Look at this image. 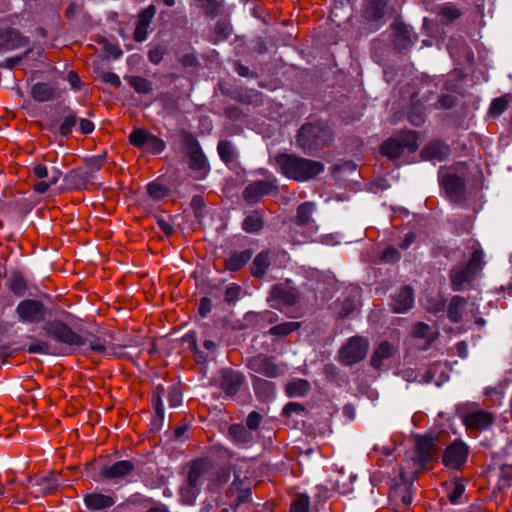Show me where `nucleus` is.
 <instances>
[{"mask_svg": "<svg viewBox=\"0 0 512 512\" xmlns=\"http://www.w3.org/2000/svg\"><path fill=\"white\" fill-rule=\"evenodd\" d=\"M334 141V132L323 120L304 123L296 135V144L307 155H316Z\"/></svg>", "mask_w": 512, "mask_h": 512, "instance_id": "1", "label": "nucleus"}, {"mask_svg": "<svg viewBox=\"0 0 512 512\" xmlns=\"http://www.w3.org/2000/svg\"><path fill=\"white\" fill-rule=\"evenodd\" d=\"M275 162L285 177L297 182L309 181L324 171L322 162L296 154L278 153Z\"/></svg>", "mask_w": 512, "mask_h": 512, "instance_id": "2", "label": "nucleus"}, {"mask_svg": "<svg viewBox=\"0 0 512 512\" xmlns=\"http://www.w3.org/2000/svg\"><path fill=\"white\" fill-rule=\"evenodd\" d=\"M416 455L405 462L400 470V477L406 479V469H411L413 476L422 473L426 465L437 458L438 447L435 438L430 435L418 436L416 439Z\"/></svg>", "mask_w": 512, "mask_h": 512, "instance_id": "3", "label": "nucleus"}, {"mask_svg": "<svg viewBox=\"0 0 512 512\" xmlns=\"http://www.w3.org/2000/svg\"><path fill=\"white\" fill-rule=\"evenodd\" d=\"M180 138L183 151L187 156L188 167L194 173V179H205L210 172V165L200 143L191 132L186 130L180 132Z\"/></svg>", "mask_w": 512, "mask_h": 512, "instance_id": "4", "label": "nucleus"}, {"mask_svg": "<svg viewBox=\"0 0 512 512\" xmlns=\"http://www.w3.org/2000/svg\"><path fill=\"white\" fill-rule=\"evenodd\" d=\"M472 249V255L465 265L453 266L449 271L451 287L454 291H461L463 286L471 283L482 269L484 252L476 241L473 242Z\"/></svg>", "mask_w": 512, "mask_h": 512, "instance_id": "5", "label": "nucleus"}, {"mask_svg": "<svg viewBox=\"0 0 512 512\" xmlns=\"http://www.w3.org/2000/svg\"><path fill=\"white\" fill-rule=\"evenodd\" d=\"M42 329L49 338L61 344L60 351L65 355L73 353L87 342L85 338L61 320L48 321Z\"/></svg>", "mask_w": 512, "mask_h": 512, "instance_id": "6", "label": "nucleus"}, {"mask_svg": "<svg viewBox=\"0 0 512 512\" xmlns=\"http://www.w3.org/2000/svg\"><path fill=\"white\" fill-rule=\"evenodd\" d=\"M414 153L418 149V134L415 131H404L397 137L386 139L380 146L381 155L391 161L399 159L404 150Z\"/></svg>", "mask_w": 512, "mask_h": 512, "instance_id": "7", "label": "nucleus"}, {"mask_svg": "<svg viewBox=\"0 0 512 512\" xmlns=\"http://www.w3.org/2000/svg\"><path fill=\"white\" fill-rule=\"evenodd\" d=\"M16 314L22 323L38 324L46 320L48 309L36 299H24L16 307Z\"/></svg>", "mask_w": 512, "mask_h": 512, "instance_id": "8", "label": "nucleus"}, {"mask_svg": "<svg viewBox=\"0 0 512 512\" xmlns=\"http://www.w3.org/2000/svg\"><path fill=\"white\" fill-rule=\"evenodd\" d=\"M369 348L368 341L361 336L350 338L341 348L339 358L342 364L351 366L365 358Z\"/></svg>", "mask_w": 512, "mask_h": 512, "instance_id": "9", "label": "nucleus"}, {"mask_svg": "<svg viewBox=\"0 0 512 512\" xmlns=\"http://www.w3.org/2000/svg\"><path fill=\"white\" fill-rule=\"evenodd\" d=\"M299 300V292L296 288L280 283L271 287L267 301L276 310L294 306Z\"/></svg>", "mask_w": 512, "mask_h": 512, "instance_id": "10", "label": "nucleus"}, {"mask_svg": "<svg viewBox=\"0 0 512 512\" xmlns=\"http://www.w3.org/2000/svg\"><path fill=\"white\" fill-rule=\"evenodd\" d=\"M389 4L374 0H363L361 16L373 29H378L386 20L385 16L394 12Z\"/></svg>", "mask_w": 512, "mask_h": 512, "instance_id": "11", "label": "nucleus"}, {"mask_svg": "<svg viewBox=\"0 0 512 512\" xmlns=\"http://www.w3.org/2000/svg\"><path fill=\"white\" fill-rule=\"evenodd\" d=\"M216 381L227 397H234L245 384V377L237 370L224 368L219 371Z\"/></svg>", "mask_w": 512, "mask_h": 512, "instance_id": "12", "label": "nucleus"}, {"mask_svg": "<svg viewBox=\"0 0 512 512\" xmlns=\"http://www.w3.org/2000/svg\"><path fill=\"white\" fill-rule=\"evenodd\" d=\"M468 446L461 440H454L448 445L442 456V463L449 468L459 470L467 461Z\"/></svg>", "mask_w": 512, "mask_h": 512, "instance_id": "13", "label": "nucleus"}, {"mask_svg": "<svg viewBox=\"0 0 512 512\" xmlns=\"http://www.w3.org/2000/svg\"><path fill=\"white\" fill-rule=\"evenodd\" d=\"M447 197L455 203H462L466 199V182L464 178L455 173H446L440 180Z\"/></svg>", "mask_w": 512, "mask_h": 512, "instance_id": "14", "label": "nucleus"}, {"mask_svg": "<svg viewBox=\"0 0 512 512\" xmlns=\"http://www.w3.org/2000/svg\"><path fill=\"white\" fill-rule=\"evenodd\" d=\"M278 187L274 180H257L247 185L243 192L242 197L248 204H255L261 200L262 197L269 195L273 191H277Z\"/></svg>", "mask_w": 512, "mask_h": 512, "instance_id": "15", "label": "nucleus"}, {"mask_svg": "<svg viewBox=\"0 0 512 512\" xmlns=\"http://www.w3.org/2000/svg\"><path fill=\"white\" fill-rule=\"evenodd\" d=\"M30 44L29 37L24 36L13 27L0 28V53L26 47Z\"/></svg>", "mask_w": 512, "mask_h": 512, "instance_id": "16", "label": "nucleus"}, {"mask_svg": "<svg viewBox=\"0 0 512 512\" xmlns=\"http://www.w3.org/2000/svg\"><path fill=\"white\" fill-rule=\"evenodd\" d=\"M222 93L230 97L232 100L244 105H252L255 107L263 105V95L255 89L237 87L235 89L223 90Z\"/></svg>", "mask_w": 512, "mask_h": 512, "instance_id": "17", "label": "nucleus"}, {"mask_svg": "<svg viewBox=\"0 0 512 512\" xmlns=\"http://www.w3.org/2000/svg\"><path fill=\"white\" fill-rule=\"evenodd\" d=\"M247 367L255 373L262 374L268 378H276L280 371L278 366L273 362L271 357L265 354H258L250 358Z\"/></svg>", "mask_w": 512, "mask_h": 512, "instance_id": "18", "label": "nucleus"}, {"mask_svg": "<svg viewBox=\"0 0 512 512\" xmlns=\"http://www.w3.org/2000/svg\"><path fill=\"white\" fill-rule=\"evenodd\" d=\"M450 155V147L439 139L430 140L420 151V156L426 161H445Z\"/></svg>", "mask_w": 512, "mask_h": 512, "instance_id": "19", "label": "nucleus"}, {"mask_svg": "<svg viewBox=\"0 0 512 512\" xmlns=\"http://www.w3.org/2000/svg\"><path fill=\"white\" fill-rule=\"evenodd\" d=\"M391 29L393 30L394 36L393 44L397 50H406L413 45L414 41L411 36V31L399 16H397L391 24Z\"/></svg>", "mask_w": 512, "mask_h": 512, "instance_id": "20", "label": "nucleus"}, {"mask_svg": "<svg viewBox=\"0 0 512 512\" xmlns=\"http://www.w3.org/2000/svg\"><path fill=\"white\" fill-rule=\"evenodd\" d=\"M211 467L212 463L209 459L199 458L194 460L189 466L185 482L191 484V486L199 487L201 489L204 475L211 469Z\"/></svg>", "mask_w": 512, "mask_h": 512, "instance_id": "21", "label": "nucleus"}, {"mask_svg": "<svg viewBox=\"0 0 512 512\" xmlns=\"http://www.w3.org/2000/svg\"><path fill=\"white\" fill-rule=\"evenodd\" d=\"M463 423L470 431H481L491 426L493 416L484 410L469 412L464 416Z\"/></svg>", "mask_w": 512, "mask_h": 512, "instance_id": "22", "label": "nucleus"}, {"mask_svg": "<svg viewBox=\"0 0 512 512\" xmlns=\"http://www.w3.org/2000/svg\"><path fill=\"white\" fill-rule=\"evenodd\" d=\"M414 303V293L410 286H402L395 294L391 296L390 306L395 313H404L409 310Z\"/></svg>", "mask_w": 512, "mask_h": 512, "instance_id": "23", "label": "nucleus"}, {"mask_svg": "<svg viewBox=\"0 0 512 512\" xmlns=\"http://www.w3.org/2000/svg\"><path fill=\"white\" fill-rule=\"evenodd\" d=\"M135 469V465L130 460H120L112 465L104 466L100 472V475L104 479L114 480L124 478L131 474Z\"/></svg>", "mask_w": 512, "mask_h": 512, "instance_id": "24", "label": "nucleus"}, {"mask_svg": "<svg viewBox=\"0 0 512 512\" xmlns=\"http://www.w3.org/2000/svg\"><path fill=\"white\" fill-rule=\"evenodd\" d=\"M156 13L154 5H149L142 10L138 16V21L134 30L133 38L136 42H143L148 35V28Z\"/></svg>", "mask_w": 512, "mask_h": 512, "instance_id": "25", "label": "nucleus"}, {"mask_svg": "<svg viewBox=\"0 0 512 512\" xmlns=\"http://www.w3.org/2000/svg\"><path fill=\"white\" fill-rule=\"evenodd\" d=\"M31 97L37 102L52 101L60 97V91L52 83L38 82L31 87Z\"/></svg>", "mask_w": 512, "mask_h": 512, "instance_id": "26", "label": "nucleus"}, {"mask_svg": "<svg viewBox=\"0 0 512 512\" xmlns=\"http://www.w3.org/2000/svg\"><path fill=\"white\" fill-rule=\"evenodd\" d=\"M84 503L87 509L98 512L112 507L115 499L111 495L93 492L84 496Z\"/></svg>", "mask_w": 512, "mask_h": 512, "instance_id": "27", "label": "nucleus"}, {"mask_svg": "<svg viewBox=\"0 0 512 512\" xmlns=\"http://www.w3.org/2000/svg\"><path fill=\"white\" fill-rule=\"evenodd\" d=\"M242 485L243 481L236 476L228 490V493L230 494L236 492V497L230 504L234 511H236L241 505L251 502V489L242 488Z\"/></svg>", "mask_w": 512, "mask_h": 512, "instance_id": "28", "label": "nucleus"}, {"mask_svg": "<svg viewBox=\"0 0 512 512\" xmlns=\"http://www.w3.org/2000/svg\"><path fill=\"white\" fill-rule=\"evenodd\" d=\"M252 256L253 251L251 249L232 251L229 257L224 260L225 269L231 272L239 271L248 263Z\"/></svg>", "mask_w": 512, "mask_h": 512, "instance_id": "29", "label": "nucleus"}, {"mask_svg": "<svg viewBox=\"0 0 512 512\" xmlns=\"http://www.w3.org/2000/svg\"><path fill=\"white\" fill-rule=\"evenodd\" d=\"M271 261H270V251L269 250H263L260 253H258L255 258L253 259L251 266H250V273L253 277L257 279H263L267 271L270 267Z\"/></svg>", "mask_w": 512, "mask_h": 512, "instance_id": "30", "label": "nucleus"}, {"mask_svg": "<svg viewBox=\"0 0 512 512\" xmlns=\"http://www.w3.org/2000/svg\"><path fill=\"white\" fill-rule=\"evenodd\" d=\"M228 435L238 445H248L254 441V435L242 424H232L228 429Z\"/></svg>", "mask_w": 512, "mask_h": 512, "instance_id": "31", "label": "nucleus"}, {"mask_svg": "<svg viewBox=\"0 0 512 512\" xmlns=\"http://www.w3.org/2000/svg\"><path fill=\"white\" fill-rule=\"evenodd\" d=\"M417 94H413L411 96V103L408 109V120L414 126H421L424 124L426 115H425V107L420 102V100L416 99Z\"/></svg>", "mask_w": 512, "mask_h": 512, "instance_id": "32", "label": "nucleus"}, {"mask_svg": "<svg viewBox=\"0 0 512 512\" xmlns=\"http://www.w3.org/2000/svg\"><path fill=\"white\" fill-rule=\"evenodd\" d=\"M315 210V204L311 201L301 203L296 210L292 222L298 226H307L314 222L312 214Z\"/></svg>", "mask_w": 512, "mask_h": 512, "instance_id": "33", "label": "nucleus"}, {"mask_svg": "<svg viewBox=\"0 0 512 512\" xmlns=\"http://www.w3.org/2000/svg\"><path fill=\"white\" fill-rule=\"evenodd\" d=\"M394 355V348L388 341H382L379 346L374 350L370 364L375 369H380L382 362L391 358Z\"/></svg>", "mask_w": 512, "mask_h": 512, "instance_id": "34", "label": "nucleus"}, {"mask_svg": "<svg viewBox=\"0 0 512 512\" xmlns=\"http://www.w3.org/2000/svg\"><path fill=\"white\" fill-rule=\"evenodd\" d=\"M467 305V299L454 295L447 306V317L453 323H460L462 321V311Z\"/></svg>", "mask_w": 512, "mask_h": 512, "instance_id": "35", "label": "nucleus"}, {"mask_svg": "<svg viewBox=\"0 0 512 512\" xmlns=\"http://www.w3.org/2000/svg\"><path fill=\"white\" fill-rule=\"evenodd\" d=\"M462 12L453 3H444L437 7V17L442 24L448 25L460 18Z\"/></svg>", "mask_w": 512, "mask_h": 512, "instance_id": "36", "label": "nucleus"}, {"mask_svg": "<svg viewBox=\"0 0 512 512\" xmlns=\"http://www.w3.org/2000/svg\"><path fill=\"white\" fill-rule=\"evenodd\" d=\"M252 384L256 395L262 400L270 399L275 392V384L271 381L254 376Z\"/></svg>", "mask_w": 512, "mask_h": 512, "instance_id": "37", "label": "nucleus"}, {"mask_svg": "<svg viewBox=\"0 0 512 512\" xmlns=\"http://www.w3.org/2000/svg\"><path fill=\"white\" fill-rule=\"evenodd\" d=\"M264 228L263 215L259 210L247 215L242 222V229L250 234L258 233Z\"/></svg>", "mask_w": 512, "mask_h": 512, "instance_id": "38", "label": "nucleus"}, {"mask_svg": "<svg viewBox=\"0 0 512 512\" xmlns=\"http://www.w3.org/2000/svg\"><path fill=\"white\" fill-rule=\"evenodd\" d=\"M310 389V383L305 379L293 380L285 386V392L289 397H303L308 394Z\"/></svg>", "mask_w": 512, "mask_h": 512, "instance_id": "39", "label": "nucleus"}, {"mask_svg": "<svg viewBox=\"0 0 512 512\" xmlns=\"http://www.w3.org/2000/svg\"><path fill=\"white\" fill-rule=\"evenodd\" d=\"M124 79L138 94L146 95L153 91V83L142 76L126 75Z\"/></svg>", "mask_w": 512, "mask_h": 512, "instance_id": "40", "label": "nucleus"}, {"mask_svg": "<svg viewBox=\"0 0 512 512\" xmlns=\"http://www.w3.org/2000/svg\"><path fill=\"white\" fill-rule=\"evenodd\" d=\"M412 335L415 338L424 339L427 346H431L437 338V333L432 332L431 327L424 322H418L414 325Z\"/></svg>", "mask_w": 512, "mask_h": 512, "instance_id": "41", "label": "nucleus"}, {"mask_svg": "<svg viewBox=\"0 0 512 512\" xmlns=\"http://www.w3.org/2000/svg\"><path fill=\"white\" fill-rule=\"evenodd\" d=\"M389 498L394 501L400 500L404 506H409L412 502V493L406 484L396 485L390 491Z\"/></svg>", "mask_w": 512, "mask_h": 512, "instance_id": "42", "label": "nucleus"}, {"mask_svg": "<svg viewBox=\"0 0 512 512\" xmlns=\"http://www.w3.org/2000/svg\"><path fill=\"white\" fill-rule=\"evenodd\" d=\"M77 123L78 117L76 113L70 108L64 109V118L59 127V133L64 137L68 136Z\"/></svg>", "mask_w": 512, "mask_h": 512, "instance_id": "43", "label": "nucleus"}, {"mask_svg": "<svg viewBox=\"0 0 512 512\" xmlns=\"http://www.w3.org/2000/svg\"><path fill=\"white\" fill-rule=\"evenodd\" d=\"M301 328L300 322H283L271 327L268 333L272 336L284 337Z\"/></svg>", "mask_w": 512, "mask_h": 512, "instance_id": "44", "label": "nucleus"}, {"mask_svg": "<svg viewBox=\"0 0 512 512\" xmlns=\"http://www.w3.org/2000/svg\"><path fill=\"white\" fill-rule=\"evenodd\" d=\"M308 411L305 408L304 405L297 403V402H289L287 403L284 408L282 414L287 418V423H289V420L296 416L301 419L303 422V418L307 415Z\"/></svg>", "mask_w": 512, "mask_h": 512, "instance_id": "45", "label": "nucleus"}, {"mask_svg": "<svg viewBox=\"0 0 512 512\" xmlns=\"http://www.w3.org/2000/svg\"><path fill=\"white\" fill-rule=\"evenodd\" d=\"M170 189L158 179L147 185V193L154 200H162L169 195Z\"/></svg>", "mask_w": 512, "mask_h": 512, "instance_id": "46", "label": "nucleus"}, {"mask_svg": "<svg viewBox=\"0 0 512 512\" xmlns=\"http://www.w3.org/2000/svg\"><path fill=\"white\" fill-rule=\"evenodd\" d=\"M8 288L16 296H23L27 290V284L24 277L19 272L11 275L8 282Z\"/></svg>", "mask_w": 512, "mask_h": 512, "instance_id": "47", "label": "nucleus"}, {"mask_svg": "<svg viewBox=\"0 0 512 512\" xmlns=\"http://www.w3.org/2000/svg\"><path fill=\"white\" fill-rule=\"evenodd\" d=\"M199 487L191 486V484L184 482L180 488V499L183 504L193 505L200 492Z\"/></svg>", "mask_w": 512, "mask_h": 512, "instance_id": "48", "label": "nucleus"}, {"mask_svg": "<svg viewBox=\"0 0 512 512\" xmlns=\"http://www.w3.org/2000/svg\"><path fill=\"white\" fill-rule=\"evenodd\" d=\"M218 154L221 160L228 164L235 160V150L232 143L229 140H221L217 146Z\"/></svg>", "mask_w": 512, "mask_h": 512, "instance_id": "49", "label": "nucleus"}, {"mask_svg": "<svg viewBox=\"0 0 512 512\" xmlns=\"http://www.w3.org/2000/svg\"><path fill=\"white\" fill-rule=\"evenodd\" d=\"M150 134L151 133L147 132L142 128H135L129 134V142L132 146L136 148L144 149Z\"/></svg>", "mask_w": 512, "mask_h": 512, "instance_id": "50", "label": "nucleus"}, {"mask_svg": "<svg viewBox=\"0 0 512 512\" xmlns=\"http://www.w3.org/2000/svg\"><path fill=\"white\" fill-rule=\"evenodd\" d=\"M165 142L154 134H150L143 150L151 154H160L165 150Z\"/></svg>", "mask_w": 512, "mask_h": 512, "instance_id": "51", "label": "nucleus"}, {"mask_svg": "<svg viewBox=\"0 0 512 512\" xmlns=\"http://www.w3.org/2000/svg\"><path fill=\"white\" fill-rule=\"evenodd\" d=\"M509 100L510 95L495 98L490 105L489 114L494 117L501 115L508 108Z\"/></svg>", "mask_w": 512, "mask_h": 512, "instance_id": "52", "label": "nucleus"}, {"mask_svg": "<svg viewBox=\"0 0 512 512\" xmlns=\"http://www.w3.org/2000/svg\"><path fill=\"white\" fill-rule=\"evenodd\" d=\"M309 510V497L306 494H300L292 501L289 512H309Z\"/></svg>", "mask_w": 512, "mask_h": 512, "instance_id": "53", "label": "nucleus"}, {"mask_svg": "<svg viewBox=\"0 0 512 512\" xmlns=\"http://www.w3.org/2000/svg\"><path fill=\"white\" fill-rule=\"evenodd\" d=\"M198 5L210 18H215L220 13V4L216 0H198Z\"/></svg>", "mask_w": 512, "mask_h": 512, "instance_id": "54", "label": "nucleus"}, {"mask_svg": "<svg viewBox=\"0 0 512 512\" xmlns=\"http://www.w3.org/2000/svg\"><path fill=\"white\" fill-rule=\"evenodd\" d=\"M164 392H165L164 387L159 385L156 387V390L152 397V405H153L155 413L159 419H163V417H164V408H163L162 399H161Z\"/></svg>", "mask_w": 512, "mask_h": 512, "instance_id": "55", "label": "nucleus"}, {"mask_svg": "<svg viewBox=\"0 0 512 512\" xmlns=\"http://www.w3.org/2000/svg\"><path fill=\"white\" fill-rule=\"evenodd\" d=\"M241 292V286L235 283L230 284L224 292V301L228 305H234L239 300Z\"/></svg>", "mask_w": 512, "mask_h": 512, "instance_id": "56", "label": "nucleus"}, {"mask_svg": "<svg viewBox=\"0 0 512 512\" xmlns=\"http://www.w3.org/2000/svg\"><path fill=\"white\" fill-rule=\"evenodd\" d=\"M232 31L231 25L226 20H219L215 24V35L217 41H223L228 39Z\"/></svg>", "mask_w": 512, "mask_h": 512, "instance_id": "57", "label": "nucleus"}, {"mask_svg": "<svg viewBox=\"0 0 512 512\" xmlns=\"http://www.w3.org/2000/svg\"><path fill=\"white\" fill-rule=\"evenodd\" d=\"M401 253L393 246L387 247L380 256V260L383 263L393 264L400 260Z\"/></svg>", "mask_w": 512, "mask_h": 512, "instance_id": "58", "label": "nucleus"}, {"mask_svg": "<svg viewBox=\"0 0 512 512\" xmlns=\"http://www.w3.org/2000/svg\"><path fill=\"white\" fill-rule=\"evenodd\" d=\"M60 173L56 171L55 175H53L48 181H38L33 185L34 192L38 194H44L48 191V189L55 185L59 180Z\"/></svg>", "mask_w": 512, "mask_h": 512, "instance_id": "59", "label": "nucleus"}, {"mask_svg": "<svg viewBox=\"0 0 512 512\" xmlns=\"http://www.w3.org/2000/svg\"><path fill=\"white\" fill-rule=\"evenodd\" d=\"M165 54H166L165 47L161 46V45H157L148 51V59L151 63L157 65L162 61Z\"/></svg>", "mask_w": 512, "mask_h": 512, "instance_id": "60", "label": "nucleus"}, {"mask_svg": "<svg viewBox=\"0 0 512 512\" xmlns=\"http://www.w3.org/2000/svg\"><path fill=\"white\" fill-rule=\"evenodd\" d=\"M262 420L263 417L260 413H258L257 411H252L248 414L246 418V427L250 431H256L259 428Z\"/></svg>", "mask_w": 512, "mask_h": 512, "instance_id": "61", "label": "nucleus"}, {"mask_svg": "<svg viewBox=\"0 0 512 512\" xmlns=\"http://www.w3.org/2000/svg\"><path fill=\"white\" fill-rule=\"evenodd\" d=\"M356 309V305L351 298H346L341 302V307L338 314L341 318H346L352 314Z\"/></svg>", "mask_w": 512, "mask_h": 512, "instance_id": "62", "label": "nucleus"}, {"mask_svg": "<svg viewBox=\"0 0 512 512\" xmlns=\"http://www.w3.org/2000/svg\"><path fill=\"white\" fill-rule=\"evenodd\" d=\"M191 208L193 209L194 215L196 218H201L203 216V210L205 208V202L202 196L195 195L191 200Z\"/></svg>", "mask_w": 512, "mask_h": 512, "instance_id": "63", "label": "nucleus"}, {"mask_svg": "<svg viewBox=\"0 0 512 512\" xmlns=\"http://www.w3.org/2000/svg\"><path fill=\"white\" fill-rule=\"evenodd\" d=\"M446 308V300L439 298H432L429 300L428 311L434 314L444 312Z\"/></svg>", "mask_w": 512, "mask_h": 512, "instance_id": "64", "label": "nucleus"}]
</instances>
